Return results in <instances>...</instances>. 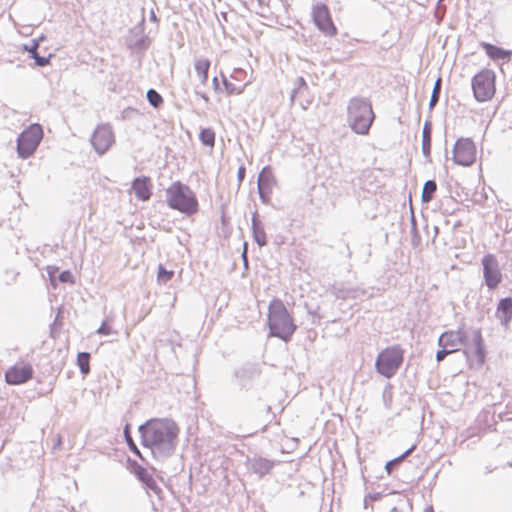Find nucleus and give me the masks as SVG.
Masks as SVG:
<instances>
[{"mask_svg": "<svg viewBox=\"0 0 512 512\" xmlns=\"http://www.w3.org/2000/svg\"><path fill=\"white\" fill-rule=\"evenodd\" d=\"M132 191L139 200H149L152 195L151 179L147 176L137 177L132 183Z\"/></svg>", "mask_w": 512, "mask_h": 512, "instance_id": "nucleus-16", "label": "nucleus"}, {"mask_svg": "<svg viewBox=\"0 0 512 512\" xmlns=\"http://www.w3.org/2000/svg\"><path fill=\"white\" fill-rule=\"evenodd\" d=\"M173 276V270H166V268L163 265L158 266L157 281L159 283L165 284L168 281H170L173 278Z\"/></svg>", "mask_w": 512, "mask_h": 512, "instance_id": "nucleus-27", "label": "nucleus"}, {"mask_svg": "<svg viewBox=\"0 0 512 512\" xmlns=\"http://www.w3.org/2000/svg\"><path fill=\"white\" fill-rule=\"evenodd\" d=\"M202 98H203L206 102L209 100V98H208L205 94H203V95H202Z\"/></svg>", "mask_w": 512, "mask_h": 512, "instance_id": "nucleus-43", "label": "nucleus"}, {"mask_svg": "<svg viewBox=\"0 0 512 512\" xmlns=\"http://www.w3.org/2000/svg\"><path fill=\"white\" fill-rule=\"evenodd\" d=\"M431 134H432L431 123L426 122L423 126V131H422V151L426 157H428L430 155V151H431Z\"/></svg>", "mask_w": 512, "mask_h": 512, "instance_id": "nucleus-22", "label": "nucleus"}, {"mask_svg": "<svg viewBox=\"0 0 512 512\" xmlns=\"http://www.w3.org/2000/svg\"><path fill=\"white\" fill-rule=\"evenodd\" d=\"M210 65V60L205 57H199L194 62V71L201 84H206L208 80Z\"/></svg>", "mask_w": 512, "mask_h": 512, "instance_id": "nucleus-20", "label": "nucleus"}, {"mask_svg": "<svg viewBox=\"0 0 512 512\" xmlns=\"http://www.w3.org/2000/svg\"><path fill=\"white\" fill-rule=\"evenodd\" d=\"M245 172H246L245 167L243 165H241L238 168V172H237V178H238L239 183H241L244 180Z\"/></svg>", "mask_w": 512, "mask_h": 512, "instance_id": "nucleus-39", "label": "nucleus"}, {"mask_svg": "<svg viewBox=\"0 0 512 512\" xmlns=\"http://www.w3.org/2000/svg\"><path fill=\"white\" fill-rule=\"evenodd\" d=\"M51 444L54 450L60 449L62 446V437L60 434H54L51 436Z\"/></svg>", "mask_w": 512, "mask_h": 512, "instance_id": "nucleus-34", "label": "nucleus"}, {"mask_svg": "<svg viewBox=\"0 0 512 512\" xmlns=\"http://www.w3.org/2000/svg\"><path fill=\"white\" fill-rule=\"evenodd\" d=\"M97 332L101 335H109L111 333V328L107 323H103Z\"/></svg>", "mask_w": 512, "mask_h": 512, "instance_id": "nucleus-36", "label": "nucleus"}, {"mask_svg": "<svg viewBox=\"0 0 512 512\" xmlns=\"http://www.w3.org/2000/svg\"><path fill=\"white\" fill-rule=\"evenodd\" d=\"M213 85H214L215 90L219 89V81H218L217 77L213 78Z\"/></svg>", "mask_w": 512, "mask_h": 512, "instance_id": "nucleus-41", "label": "nucleus"}, {"mask_svg": "<svg viewBox=\"0 0 512 512\" xmlns=\"http://www.w3.org/2000/svg\"><path fill=\"white\" fill-rule=\"evenodd\" d=\"M375 119L371 102L366 98L353 97L347 106V121L359 135H367Z\"/></svg>", "mask_w": 512, "mask_h": 512, "instance_id": "nucleus-4", "label": "nucleus"}, {"mask_svg": "<svg viewBox=\"0 0 512 512\" xmlns=\"http://www.w3.org/2000/svg\"><path fill=\"white\" fill-rule=\"evenodd\" d=\"M275 177L270 168L265 167L259 174L258 178V190L260 197L264 202L269 200V195L275 185Z\"/></svg>", "mask_w": 512, "mask_h": 512, "instance_id": "nucleus-15", "label": "nucleus"}, {"mask_svg": "<svg viewBox=\"0 0 512 512\" xmlns=\"http://www.w3.org/2000/svg\"><path fill=\"white\" fill-rule=\"evenodd\" d=\"M37 47H38V45L34 44V46L31 49H29V52L31 53L32 57L35 59V64L37 66H41V67L48 65L50 63L49 58L39 56V54L37 52Z\"/></svg>", "mask_w": 512, "mask_h": 512, "instance_id": "nucleus-29", "label": "nucleus"}, {"mask_svg": "<svg viewBox=\"0 0 512 512\" xmlns=\"http://www.w3.org/2000/svg\"><path fill=\"white\" fill-rule=\"evenodd\" d=\"M267 324L270 336L288 342L296 331V324L282 300L274 298L268 306Z\"/></svg>", "mask_w": 512, "mask_h": 512, "instance_id": "nucleus-2", "label": "nucleus"}, {"mask_svg": "<svg viewBox=\"0 0 512 512\" xmlns=\"http://www.w3.org/2000/svg\"><path fill=\"white\" fill-rule=\"evenodd\" d=\"M43 138V130L39 124L28 126L17 139V152L21 158L30 157Z\"/></svg>", "mask_w": 512, "mask_h": 512, "instance_id": "nucleus-7", "label": "nucleus"}, {"mask_svg": "<svg viewBox=\"0 0 512 512\" xmlns=\"http://www.w3.org/2000/svg\"><path fill=\"white\" fill-rule=\"evenodd\" d=\"M477 157L475 143L469 138H460L453 149V160L462 166H471Z\"/></svg>", "mask_w": 512, "mask_h": 512, "instance_id": "nucleus-9", "label": "nucleus"}, {"mask_svg": "<svg viewBox=\"0 0 512 512\" xmlns=\"http://www.w3.org/2000/svg\"><path fill=\"white\" fill-rule=\"evenodd\" d=\"M242 74H243V71L238 70V71H235V74L232 75L230 78H224L223 83H224L225 90L228 95H238L243 92L244 85L239 84V83L236 84L232 81L234 78H237V76L242 75Z\"/></svg>", "mask_w": 512, "mask_h": 512, "instance_id": "nucleus-21", "label": "nucleus"}, {"mask_svg": "<svg viewBox=\"0 0 512 512\" xmlns=\"http://www.w3.org/2000/svg\"><path fill=\"white\" fill-rule=\"evenodd\" d=\"M59 280L62 283H68V284H74L75 283V278H74L73 274L69 270H65V271L61 272L60 275H59Z\"/></svg>", "mask_w": 512, "mask_h": 512, "instance_id": "nucleus-32", "label": "nucleus"}, {"mask_svg": "<svg viewBox=\"0 0 512 512\" xmlns=\"http://www.w3.org/2000/svg\"><path fill=\"white\" fill-rule=\"evenodd\" d=\"M474 97L479 102L491 100L496 93V75L490 69H482L472 78Z\"/></svg>", "mask_w": 512, "mask_h": 512, "instance_id": "nucleus-6", "label": "nucleus"}, {"mask_svg": "<svg viewBox=\"0 0 512 512\" xmlns=\"http://www.w3.org/2000/svg\"><path fill=\"white\" fill-rule=\"evenodd\" d=\"M33 376V366L27 361L20 360L7 369L5 381L9 385H21L30 381Z\"/></svg>", "mask_w": 512, "mask_h": 512, "instance_id": "nucleus-10", "label": "nucleus"}, {"mask_svg": "<svg viewBox=\"0 0 512 512\" xmlns=\"http://www.w3.org/2000/svg\"><path fill=\"white\" fill-rule=\"evenodd\" d=\"M482 265L486 285L490 289H495L502 280L496 257L493 254L485 255L482 259Z\"/></svg>", "mask_w": 512, "mask_h": 512, "instance_id": "nucleus-11", "label": "nucleus"}, {"mask_svg": "<svg viewBox=\"0 0 512 512\" xmlns=\"http://www.w3.org/2000/svg\"><path fill=\"white\" fill-rule=\"evenodd\" d=\"M312 21L317 29L326 37H335L338 29L332 19L328 6L324 3L313 5L311 10Z\"/></svg>", "mask_w": 512, "mask_h": 512, "instance_id": "nucleus-8", "label": "nucleus"}, {"mask_svg": "<svg viewBox=\"0 0 512 512\" xmlns=\"http://www.w3.org/2000/svg\"><path fill=\"white\" fill-rule=\"evenodd\" d=\"M481 47L485 50L488 57L494 61H506L508 62L512 57V51L505 50L498 46L483 42Z\"/></svg>", "mask_w": 512, "mask_h": 512, "instance_id": "nucleus-17", "label": "nucleus"}, {"mask_svg": "<svg viewBox=\"0 0 512 512\" xmlns=\"http://www.w3.org/2000/svg\"><path fill=\"white\" fill-rule=\"evenodd\" d=\"M58 271V268L57 267H48V274L50 276V279H51V283L53 286H55V281H54V275L55 273Z\"/></svg>", "mask_w": 512, "mask_h": 512, "instance_id": "nucleus-40", "label": "nucleus"}, {"mask_svg": "<svg viewBox=\"0 0 512 512\" xmlns=\"http://www.w3.org/2000/svg\"><path fill=\"white\" fill-rule=\"evenodd\" d=\"M404 353V349L399 345L382 349L375 360L376 371L385 378H392L403 364Z\"/></svg>", "mask_w": 512, "mask_h": 512, "instance_id": "nucleus-5", "label": "nucleus"}, {"mask_svg": "<svg viewBox=\"0 0 512 512\" xmlns=\"http://www.w3.org/2000/svg\"><path fill=\"white\" fill-rule=\"evenodd\" d=\"M452 352H448V349H445L443 348L442 350H439L436 354V359L438 362L444 360V358L448 355V354H451Z\"/></svg>", "mask_w": 512, "mask_h": 512, "instance_id": "nucleus-37", "label": "nucleus"}, {"mask_svg": "<svg viewBox=\"0 0 512 512\" xmlns=\"http://www.w3.org/2000/svg\"><path fill=\"white\" fill-rule=\"evenodd\" d=\"M91 143L98 154H104L114 143V134L109 126H98L91 138Z\"/></svg>", "mask_w": 512, "mask_h": 512, "instance_id": "nucleus-12", "label": "nucleus"}, {"mask_svg": "<svg viewBox=\"0 0 512 512\" xmlns=\"http://www.w3.org/2000/svg\"><path fill=\"white\" fill-rule=\"evenodd\" d=\"M299 81H300L301 85H302L305 89H307V85H306V82L304 81V79H303V78H300V79H299Z\"/></svg>", "mask_w": 512, "mask_h": 512, "instance_id": "nucleus-42", "label": "nucleus"}, {"mask_svg": "<svg viewBox=\"0 0 512 512\" xmlns=\"http://www.w3.org/2000/svg\"><path fill=\"white\" fill-rule=\"evenodd\" d=\"M168 207L191 217L199 212V201L195 192L181 181H174L165 190Z\"/></svg>", "mask_w": 512, "mask_h": 512, "instance_id": "nucleus-3", "label": "nucleus"}, {"mask_svg": "<svg viewBox=\"0 0 512 512\" xmlns=\"http://www.w3.org/2000/svg\"><path fill=\"white\" fill-rule=\"evenodd\" d=\"M129 428H130V426H129V424H127L124 429V436H125L127 445L131 451H133L138 457L142 458L140 451L138 450L134 440L132 439Z\"/></svg>", "mask_w": 512, "mask_h": 512, "instance_id": "nucleus-28", "label": "nucleus"}, {"mask_svg": "<svg viewBox=\"0 0 512 512\" xmlns=\"http://www.w3.org/2000/svg\"><path fill=\"white\" fill-rule=\"evenodd\" d=\"M465 355L471 359L472 362H475L478 366H481L485 362V350L483 345V339L480 333H477L475 338V351L474 356L470 355L468 350L464 351Z\"/></svg>", "mask_w": 512, "mask_h": 512, "instance_id": "nucleus-19", "label": "nucleus"}, {"mask_svg": "<svg viewBox=\"0 0 512 512\" xmlns=\"http://www.w3.org/2000/svg\"><path fill=\"white\" fill-rule=\"evenodd\" d=\"M142 442L153 453H171L176 445L179 428L167 419H152L140 427Z\"/></svg>", "mask_w": 512, "mask_h": 512, "instance_id": "nucleus-1", "label": "nucleus"}, {"mask_svg": "<svg viewBox=\"0 0 512 512\" xmlns=\"http://www.w3.org/2000/svg\"><path fill=\"white\" fill-rule=\"evenodd\" d=\"M415 449V445H413L411 448H409L408 450H406L403 454H401L400 456L396 457V461L398 463H401L402 461H404L411 453L412 451Z\"/></svg>", "mask_w": 512, "mask_h": 512, "instance_id": "nucleus-35", "label": "nucleus"}, {"mask_svg": "<svg viewBox=\"0 0 512 512\" xmlns=\"http://www.w3.org/2000/svg\"><path fill=\"white\" fill-rule=\"evenodd\" d=\"M200 141L203 145L208 146L210 148L215 145V132L211 128H205L200 131L199 134Z\"/></svg>", "mask_w": 512, "mask_h": 512, "instance_id": "nucleus-24", "label": "nucleus"}, {"mask_svg": "<svg viewBox=\"0 0 512 512\" xmlns=\"http://www.w3.org/2000/svg\"><path fill=\"white\" fill-rule=\"evenodd\" d=\"M440 90H441V78H438L434 85V89H433L431 99H430L431 107H433L438 102Z\"/></svg>", "mask_w": 512, "mask_h": 512, "instance_id": "nucleus-31", "label": "nucleus"}, {"mask_svg": "<svg viewBox=\"0 0 512 512\" xmlns=\"http://www.w3.org/2000/svg\"><path fill=\"white\" fill-rule=\"evenodd\" d=\"M496 316L500 319L501 323L504 326H508L510 321L512 320V298L507 297L501 299L497 311Z\"/></svg>", "mask_w": 512, "mask_h": 512, "instance_id": "nucleus-18", "label": "nucleus"}, {"mask_svg": "<svg viewBox=\"0 0 512 512\" xmlns=\"http://www.w3.org/2000/svg\"><path fill=\"white\" fill-rule=\"evenodd\" d=\"M131 472L150 490L154 493H161V488L159 487L156 479L153 476V473L139 465L137 462L130 463Z\"/></svg>", "mask_w": 512, "mask_h": 512, "instance_id": "nucleus-14", "label": "nucleus"}, {"mask_svg": "<svg viewBox=\"0 0 512 512\" xmlns=\"http://www.w3.org/2000/svg\"><path fill=\"white\" fill-rule=\"evenodd\" d=\"M397 464H399V463L396 461V459H393V460H391V461H389V462H387V463H386V465H385V470H386V472H387V474H388V475H390V474L392 473V471H393V467H394L395 465H397Z\"/></svg>", "mask_w": 512, "mask_h": 512, "instance_id": "nucleus-38", "label": "nucleus"}, {"mask_svg": "<svg viewBox=\"0 0 512 512\" xmlns=\"http://www.w3.org/2000/svg\"><path fill=\"white\" fill-rule=\"evenodd\" d=\"M256 465L258 470H263L265 472H268L273 466L272 462L266 459L258 460Z\"/></svg>", "mask_w": 512, "mask_h": 512, "instance_id": "nucleus-33", "label": "nucleus"}, {"mask_svg": "<svg viewBox=\"0 0 512 512\" xmlns=\"http://www.w3.org/2000/svg\"><path fill=\"white\" fill-rule=\"evenodd\" d=\"M77 365L82 374L87 375L90 372V354L81 352L77 355Z\"/></svg>", "mask_w": 512, "mask_h": 512, "instance_id": "nucleus-25", "label": "nucleus"}, {"mask_svg": "<svg viewBox=\"0 0 512 512\" xmlns=\"http://www.w3.org/2000/svg\"><path fill=\"white\" fill-rule=\"evenodd\" d=\"M253 237L259 246H265L267 244V237L264 228L255 221L253 222Z\"/></svg>", "mask_w": 512, "mask_h": 512, "instance_id": "nucleus-26", "label": "nucleus"}, {"mask_svg": "<svg viewBox=\"0 0 512 512\" xmlns=\"http://www.w3.org/2000/svg\"><path fill=\"white\" fill-rule=\"evenodd\" d=\"M147 99L149 103L154 107H158L163 102L161 95L153 89H150L147 92Z\"/></svg>", "mask_w": 512, "mask_h": 512, "instance_id": "nucleus-30", "label": "nucleus"}, {"mask_svg": "<svg viewBox=\"0 0 512 512\" xmlns=\"http://www.w3.org/2000/svg\"><path fill=\"white\" fill-rule=\"evenodd\" d=\"M467 338L464 329H457L444 332L439 338V346L448 349V352H456L459 350Z\"/></svg>", "mask_w": 512, "mask_h": 512, "instance_id": "nucleus-13", "label": "nucleus"}, {"mask_svg": "<svg viewBox=\"0 0 512 512\" xmlns=\"http://www.w3.org/2000/svg\"><path fill=\"white\" fill-rule=\"evenodd\" d=\"M436 190H437V184L435 181L429 180V181L425 182V184L423 186V190H422V195H421L422 202L429 203L433 199L434 193L436 192Z\"/></svg>", "mask_w": 512, "mask_h": 512, "instance_id": "nucleus-23", "label": "nucleus"}]
</instances>
